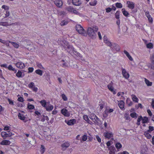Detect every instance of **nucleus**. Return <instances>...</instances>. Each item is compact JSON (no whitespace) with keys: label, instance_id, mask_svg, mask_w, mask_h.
Segmentation results:
<instances>
[{"label":"nucleus","instance_id":"obj_25","mask_svg":"<svg viewBox=\"0 0 154 154\" xmlns=\"http://www.w3.org/2000/svg\"><path fill=\"white\" fill-rule=\"evenodd\" d=\"M145 82L147 85V86H151L152 85V82H150L146 78H144Z\"/></svg>","mask_w":154,"mask_h":154},{"label":"nucleus","instance_id":"obj_59","mask_svg":"<svg viewBox=\"0 0 154 154\" xmlns=\"http://www.w3.org/2000/svg\"><path fill=\"white\" fill-rule=\"evenodd\" d=\"M96 138L97 140V141L99 143H100L101 142V139L100 138L99 136L98 135H96Z\"/></svg>","mask_w":154,"mask_h":154},{"label":"nucleus","instance_id":"obj_12","mask_svg":"<svg viewBox=\"0 0 154 154\" xmlns=\"http://www.w3.org/2000/svg\"><path fill=\"white\" fill-rule=\"evenodd\" d=\"M127 4L128 5V7L129 8L133 9L134 8V2L130 1H127Z\"/></svg>","mask_w":154,"mask_h":154},{"label":"nucleus","instance_id":"obj_57","mask_svg":"<svg viewBox=\"0 0 154 154\" xmlns=\"http://www.w3.org/2000/svg\"><path fill=\"white\" fill-rule=\"evenodd\" d=\"M147 149H145V148H143L141 150V152L143 154L147 151Z\"/></svg>","mask_w":154,"mask_h":154},{"label":"nucleus","instance_id":"obj_30","mask_svg":"<svg viewBox=\"0 0 154 154\" xmlns=\"http://www.w3.org/2000/svg\"><path fill=\"white\" fill-rule=\"evenodd\" d=\"M147 131L144 133V135L148 139H150L152 137V136L148 133Z\"/></svg>","mask_w":154,"mask_h":154},{"label":"nucleus","instance_id":"obj_56","mask_svg":"<svg viewBox=\"0 0 154 154\" xmlns=\"http://www.w3.org/2000/svg\"><path fill=\"white\" fill-rule=\"evenodd\" d=\"M5 16L4 18H6L8 17L10 15V13L8 11H6L5 13Z\"/></svg>","mask_w":154,"mask_h":154},{"label":"nucleus","instance_id":"obj_24","mask_svg":"<svg viewBox=\"0 0 154 154\" xmlns=\"http://www.w3.org/2000/svg\"><path fill=\"white\" fill-rule=\"evenodd\" d=\"M45 109L48 111H51L53 109V106L52 105H48L45 107Z\"/></svg>","mask_w":154,"mask_h":154},{"label":"nucleus","instance_id":"obj_18","mask_svg":"<svg viewBox=\"0 0 154 154\" xmlns=\"http://www.w3.org/2000/svg\"><path fill=\"white\" fill-rule=\"evenodd\" d=\"M109 150L110 152L109 153V154H114L115 153V150H116L115 148L114 147L111 146L109 148Z\"/></svg>","mask_w":154,"mask_h":154},{"label":"nucleus","instance_id":"obj_54","mask_svg":"<svg viewBox=\"0 0 154 154\" xmlns=\"http://www.w3.org/2000/svg\"><path fill=\"white\" fill-rule=\"evenodd\" d=\"M87 139V137L86 135H84L82 137V140L83 141H85Z\"/></svg>","mask_w":154,"mask_h":154},{"label":"nucleus","instance_id":"obj_27","mask_svg":"<svg viewBox=\"0 0 154 154\" xmlns=\"http://www.w3.org/2000/svg\"><path fill=\"white\" fill-rule=\"evenodd\" d=\"M75 122V119L70 120L68 121L67 124L68 125H72L74 124Z\"/></svg>","mask_w":154,"mask_h":154},{"label":"nucleus","instance_id":"obj_46","mask_svg":"<svg viewBox=\"0 0 154 154\" xmlns=\"http://www.w3.org/2000/svg\"><path fill=\"white\" fill-rule=\"evenodd\" d=\"M68 23V22L65 20H63L61 22L60 25L61 26H63Z\"/></svg>","mask_w":154,"mask_h":154},{"label":"nucleus","instance_id":"obj_32","mask_svg":"<svg viewBox=\"0 0 154 154\" xmlns=\"http://www.w3.org/2000/svg\"><path fill=\"white\" fill-rule=\"evenodd\" d=\"M150 59L152 64L154 65V54L151 55Z\"/></svg>","mask_w":154,"mask_h":154},{"label":"nucleus","instance_id":"obj_9","mask_svg":"<svg viewBox=\"0 0 154 154\" xmlns=\"http://www.w3.org/2000/svg\"><path fill=\"white\" fill-rule=\"evenodd\" d=\"M70 146L69 143L68 142H65L63 143L61 145L62 149L63 150H65Z\"/></svg>","mask_w":154,"mask_h":154},{"label":"nucleus","instance_id":"obj_50","mask_svg":"<svg viewBox=\"0 0 154 154\" xmlns=\"http://www.w3.org/2000/svg\"><path fill=\"white\" fill-rule=\"evenodd\" d=\"M61 96L62 99L64 101H66L67 100V97L64 94H63L61 95Z\"/></svg>","mask_w":154,"mask_h":154},{"label":"nucleus","instance_id":"obj_22","mask_svg":"<svg viewBox=\"0 0 154 154\" xmlns=\"http://www.w3.org/2000/svg\"><path fill=\"white\" fill-rule=\"evenodd\" d=\"M124 53L126 55L128 59L131 61H132L133 59L131 57L129 53L126 50L124 51Z\"/></svg>","mask_w":154,"mask_h":154},{"label":"nucleus","instance_id":"obj_13","mask_svg":"<svg viewBox=\"0 0 154 154\" xmlns=\"http://www.w3.org/2000/svg\"><path fill=\"white\" fill-rule=\"evenodd\" d=\"M54 4L58 7H61L63 5V2L61 0H57L54 1Z\"/></svg>","mask_w":154,"mask_h":154},{"label":"nucleus","instance_id":"obj_8","mask_svg":"<svg viewBox=\"0 0 154 154\" xmlns=\"http://www.w3.org/2000/svg\"><path fill=\"white\" fill-rule=\"evenodd\" d=\"M70 48L72 52V53L75 55H77L78 54H79V53L77 52L76 51H75L74 50V48L72 47V46H68L67 47V48H66V50H67V51L70 54H71V51H69V50H68V49H69V48Z\"/></svg>","mask_w":154,"mask_h":154},{"label":"nucleus","instance_id":"obj_16","mask_svg":"<svg viewBox=\"0 0 154 154\" xmlns=\"http://www.w3.org/2000/svg\"><path fill=\"white\" fill-rule=\"evenodd\" d=\"M72 3L76 6H79L81 4V2L79 0H72Z\"/></svg>","mask_w":154,"mask_h":154},{"label":"nucleus","instance_id":"obj_58","mask_svg":"<svg viewBox=\"0 0 154 154\" xmlns=\"http://www.w3.org/2000/svg\"><path fill=\"white\" fill-rule=\"evenodd\" d=\"M148 18V20L149 22L152 23V22L153 20L152 18L150 16L147 17Z\"/></svg>","mask_w":154,"mask_h":154},{"label":"nucleus","instance_id":"obj_61","mask_svg":"<svg viewBox=\"0 0 154 154\" xmlns=\"http://www.w3.org/2000/svg\"><path fill=\"white\" fill-rule=\"evenodd\" d=\"M9 41H5V42L4 43V44L5 45L7 46H9V43L10 42H9Z\"/></svg>","mask_w":154,"mask_h":154},{"label":"nucleus","instance_id":"obj_6","mask_svg":"<svg viewBox=\"0 0 154 154\" xmlns=\"http://www.w3.org/2000/svg\"><path fill=\"white\" fill-rule=\"evenodd\" d=\"M103 135L104 137L106 138H113V134L112 132L107 131L104 133L103 134ZM112 139H113V138H111Z\"/></svg>","mask_w":154,"mask_h":154},{"label":"nucleus","instance_id":"obj_60","mask_svg":"<svg viewBox=\"0 0 154 154\" xmlns=\"http://www.w3.org/2000/svg\"><path fill=\"white\" fill-rule=\"evenodd\" d=\"M142 119H143L142 117L141 116H139L137 119V121L139 122H140V121L141 120H142Z\"/></svg>","mask_w":154,"mask_h":154},{"label":"nucleus","instance_id":"obj_20","mask_svg":"<svg viewBox=\"0 0 154 154\" xmlns=\"http://www.w3.org/2000/svg\"><path fill=\"white\" fill-rule=\"evenodd\" d=\"M41 117L42 118L41 119V121L43 122H44L45 120L48 121L49 120V118L48 116H45L44 115H42L41 116Z\"/></svg>","mask_w":154,"mask_h":154},{"label":"nucleus","instance_id":"obj_37","mask_svg":"<svg viewBox=\"0 0 154 154\" xmlns=\"http://www.w3.org/2000/svg\"><path fill=\"white\" fill-rule=\"evenodd\" d=\"M97 1L96 0H94L93 1L90 2L89 4L90 5L92 6H94L96 5L97 4Z\"/></svg>","mask_w":154,"mask_h":154},{"label":"nucleus","instance_id":"obj_62","mask_svg":"<svg viewBox=\"0 0 154 154\" xmlns=\"http://www.w3.org/2000/svg\"><path fill=\"white\" fill-rule=\"evenodd\" d=\"M37 66H38V67L40 68V69H43L44 68L42 66V64H41V63H38L37 64Z\"/></svg>","mask_w":154,"mask_h":154},{"label":"nucleus","instance_id":"obj_17","mask_svg":"<svg viewBox=\"0 0 154 154\" xmlns=\"http://www.w3.org/2000/svg\"><path fill=\"white\" fill-rule=\"evenodd\" d=\"M18 116L20 119L23 121L24 122H26V121L25 120V117L23 115L19 113L18 114Z\"/></svg>","mask_w":154,"mask_h":154},{"label":"nucleus","instance_id":"obj_55","mask_svg":"<svg viewBox=\"0 0 154 154\" xmlns=\"http://www.w3.org/2000/svg\"><path fill=\"white\" fill-rule=\"evenodd\" d=\"M112 10V8H108L106 9V12L107 13L110 12Z\"/></svg>","mask_w":154,"mask_h":154},{"label":"nucleus","instance_id":"obj_28","mask_svg":"<svg viewBox=\"0 0 154 154\" xmlns=\"http://www.w3.org/2000/svg\"><path fill=\"white\" fill-rule=\"evenodd\" d=\"M131 97L133 101H134L135 102L137 103L138 102V99L135 95L134 94H132L131 95Z\"/></svg>","mask_w":154,"mask_h":154},{"label":"nucleus","instance_id":"obj_43","mask_svg":"<svg viewBox=\"0 0 154 154\" xmlns=\"http://www.w3.org/2000/svg\"><path fill=\"white\" fill-rule=\"evenodd\" d=\"M27 107L29 109H33L34 108V106L33 105L30 104L28 103L27 105Z\"/></svg>","mask_w":154,"mask_h":154},{"label":"nucleus","instance_id":"obj_64","mask_svg":"<svg viewBox=\"0 0 154 154\" xmlns=\"http://www.w3.org/2000/svg\"><path fill=\"white\" fill-rule=\"evenodd\" d=\"M2 8L4 9L5 10H8L9 8L8 6L5 5H2Z\"/></svg>","mask_w":154,"mask_h":154},{"label":"nucleus","instance_id":"obj_4","mask_svg":"<svg viewBox=\"0 0 154 154\" xmlns=\"http://www.w3.org/2000/svg\"><path fill=\"white\" fill-rule=\"evenodd\" d=\"M12 135L11 132L10 131L7 132H2L1 133V135L4 139H6L7 137H11Z\"/></svg>","mask_w":154,"mask_h":154},{"label":"nucleus","instance_id":"obj_2","mask_svg":"<svg viewBox=\"0 0 154 154\" xmlns=\"http://www.w3.org/2000/svg\"><path fill=\"white\" fill-rule=\"evenodd\" d=\"M75 28L79 34H81L83 36H86L87 33H86V31L81 25H77Z\"/></svg>","mask_w":154,"mask_h":154},{"label":"nucleus","instance_id":"obj_53","mask_svg":"<svg viewBox=\"0 0 154 154\" xmlns=\"http://www.w3.org/2000/svg\"><path fill=\"white\" fill-rule=\"evenodd\" d=\"M77 56L79 57L80 59L82 61H85V59L82 57V56L79 53L77 55Z\"/></svg>","mask_w":154,"mask_h":154},{"label":"nucleus","instance_id":"obj_40","mask_svg":"<svg viewBox=\"0 0 154 154\" xmlns=\"http://www.w3.org/2000/svg\"><path fill=\"white\" fill-rule=\"evenodd\" d=\"M119 11H117L116 13L115 14V17L117 19H119Z\"/></svg>","mask_w":154,"mask_h":154},{"label":"nucleus","instance_id":"obj_42","mask_svg":"<svg viewBox=\"0 0 154 154\" xmlns=\"http://www.w3.org/2000/svg\"><path fill=\"white\" fill-rule=\"evenodd\" d=\"M41 149V152L42 154L45 151V146L42 145H41V147L40 148Z\"/></svg>","mask_w":154,"mask_h":154},{"label":"nucleus","instance_id":"obj_41","mask_svg":"<svg viewBox=\"0 0 154 154\" xmlns=\"http://www.w3.org/2000/svg\"><path fill=\"white\" fill-rule=\"evenodd\" d=\"M146 47L148 48H153V45L151 43L146 44Z\"/></svg>","mask_w":154,"mask_h":154},{"label":"nucleus","instance_id":"obj_11","mask_svg":"<svg viewBox=\"0 0 154 154\" xmlns=\"http://www.w3.org/2000/svg\"><path fill=\"white\" fill-rule=\"evenodd\" d=\"M16 65L18 68L20 69L24 68L25 67L24 64L21 62H17L16 63Z\"/></svg>","mask_w":154,"mask_h":154},{"label":"nucleus","instance_id":"obj_44","mask_svg":"<svg viewBox=\"0 0 154 154\" xmlns=\"http://www.w3.org/2000/svg\"><path fill=\"white\" fill-rule=\"evenodd\" d=\"M131 116L133 118H137V114L135 112H133L130 114Z\"/></svg>","mask_w":154,"mask_h":154},{"label":"nucleus","instance_id":"obj_33","mask_svg":"<svg viewBox=\"0 0 154 154\" xmlns=\"http://www.w3.org/2000/svg\"><path fill=\"white\" fill-rule=\"evenodd\" d=\"M148 121V118L146 117H144L143 118L142 122L144 124L147 123Z\"/></svg>","mask_w":154,"mask_h":154},{"label":"nucleus","instance_id":"obj_39","mask_svg":"<svg viewBox=\"0 0 154 154\" xmlns=\"http://www.w3.org/2000/svg\"><path fill=\"white\" fill-rule=\"evenodd\" d=\"M42 106L45 108L46 106V103L45 100H42L40 102Z\"/></svg>","mask_w":154,"mask_h":154},{"label":"nucleus","instance_id":"obj_52","mask_svg":"<svg viewBox=\"0 0 154 154\" xmlns=\"http://www.w3.org/2000/svg\"><path fill=\"white\" fill-rule=\"evenodd\" d=\"M28 86L30 88H32L34 86V83L33 82H31L29 84Z\"/></svg>","mask_w":154,"mask_h":154},{"label":"nucleus","instance_id":"obj_34","mask_svg":"<svg viewBox=\"0 0 154 154\" xmlns=\"http://www.w3.org/2000/svg\"><path fill=\"white\" fill-rule=\"evenodd\" d=\"M73 13L79 15L80 17H82L83 16V15L82 14L76 10H75L74 11Z\"/></svg>","mask_w":154,"mask_h":154},{"label":"nucleus","instance_id":"obj_36","mask_svg":"<svg viewBox=\"0 0 154 154\" xmlns=\"http://www.w3.org/2000/svg\"><path fill=\"white\" fill-rule=\"evenodd\" d=\"M22 72L21 71H19L16 73V75L18 78L22 77Z\"/></svg>","mask_w":154,"mask_h":154},{"label":"nucleus","instance_id":"obj_35","mask_svg":"<svg viewBox=\"0 0 154 154\" xmlns=\"http://www.w3.org/2000/svg\"><path fill=\"white\" fill-rule=\"evenodd\" d=\"M124 10V9H122L123 14L125 16L127 17L129 14L128 12L125 10Z\"/></svg>","mask_w":154,"mask_h":154},{"label":"nucleus","instance_id":"obj_48","mask_svg":"<svg viewBox=\"0 0 154 154\" xmlns=\"http://www.w3.org/2000/svg\"><path fill=\"white\" fill-rule=\"evenodd\" d=\"M83 118L88 123H89L88 122L90 120L88 119V116H87L84 115L83 116Z\"/></svg>","mask_w":154,"mask_h":154},{"label":"nucleus","instance_id":"obj_3","mask_svg":"<svg viewBox=\"0 0 154 154\" xmlns=\"http://www.w3.org/2000/svg\"><path fill=\"white\" fill-rule=\"evenodd\" d=\"M89 117L97 125L99 124L100 120L95 114L94 113L91 114L90 115Z\"/></svg>","mask_w":154,"mask_h":154},{"label":"nucleus","instance_id":"obj_5","mask_svg":"<svg viewBox=\"0 0 154 154\" xmlns=\"http://www.w3.org/2000/svg\"><path fill=\"white\" fill-rule=\"evenodd\" d=\"M121 70H122V74L123 76L126 79H128L130 76L129 73L127 72L125 69L122 68Z\"/></svg>","mask_w":154,"mask_h":154},{"label":"nucleus","instance_id":"obj_63","mask_svg":"<svg viewBox=\"0 0 154 154\" xmlns=\"http://www.w3.org/2000/svg\"><path fill=\"white\" fill-rule=\"evenodd\" d=\"M32 90L33 91H34L36 92L38 90V88L37 87H35V86H34L33 88H32Z\"/></svg>","mask_w":154,"mask_h":154},{"label":"nucleus","instance_id":"obj_26","mask_svg":"<svg viewBox=\"0 0 154 154\" xmlns=\"http://www.w3.org/2000/svg\"><path fill=\"white\" fill-rule=\"evenodd\" d=\"M126 103L128 106H130L132 105V102L129 98H127V99Z\"/></svg>","mask_w":154,"mask_h":154},{"label":"nucleus","instance_id":"obj_21","mask_svg":"<svg viewBox=\"0 0 154 154\" xmlns=\"http://www.w3.org/2000/svg\"><path fill=\"white\" fill-rule=\"evenodd\" d=\"M13 23L11 24H9L8 22H0V25L3 26H7L12 25Z\"/></svg>","mask_w":154,"mask_h":154},{"label":"nucleus","instance_id":"obj_29","mask_svg":"<svg viewBox=\"0 0 154 154\" xmlns=\"http://www.w3.org/2000/svg\"><path fill=\"white\" fill-rule=\"evenodd\" d=\"M9 42L11 43L12 44V45H13V46L16 48H17L19 47V45L15 42L11 41H9Z\"/></svg>","mask_w":154,"mask_h":154},{"label":"nucleus","instance_id":"obj_14","mask_svg":"<svg viewBox=\"0 0 154 154\" xmlns=\"http://www.w3.org/2000/svg\"><path fill=\"white\" fill-rule=\"evenodd\" d=\"M118 105L119 108L122 110L125 109L124 108V102L123 100L119 101L118 102Z\"/></svg>","mask_w":154,"mask_h":154},{"label":"nucleus","instance_id":"obj_38","mask_svg":"<svg viewBox=\"0 0 154 154\" xmlns=\"http://www.w3.org/2000/svg\"><path fill=\"white\" fill-rule=\"evenodd\" d=\"M35 72L37 74L39 75H42V71L40 69L36 70L35 71Z\"/></svg>","mask_w":154,"mask_h":154},{"label":"nucleus","instance_id":"obj_45","mask_svg":"<svg viewBox=\"0 0 154 154\" xmlns=\"http://www.w3.org/2000/svg\"><path fill=\"white\" fill-rule=\"evenodd\" d=\"M116 6L117 8H121L122 7V5L120 3H117L116 4Z\"/></svg>","mask_w":154,"mask_h":154},{"label":"nucleus","instance_id":"obj_19","mask_svg":"<svg viewBox=\"0 0 154 154\" xmlns=\"http://www.w3.org/2000/svg\"><path fill=\"white\" fill-rule=\"evenodd\" d=\"M108 88L109 89L111 92H112L113 94H115L116 92L114 90V88L110 84H109L108 85Z\"/></svg>","mask_w":154,"mask_h":154},{"label":"nucleus","instance_id":"obj_47","mask_svg":"<svg viewBox=\"0 0 154 154\" xmlns=\"http://www.w3.org/2000/svg\"><path fill=\"white\" fill-rule=\"evenodd\" d=\"M104 42L106 44H107V45L108 46L110 47L111 46V43L108 40V39L107 40H105V41H104Z\"/></svg>","mask_w":154,"mask_h":154},{"label":"nucleus","instance_id":"obj_31","mask_svg":"<svg viewBox=\"0 0 154 154\" xmlns=\"http://www.w3.org/2000/svg\"><path fill=\"white\" fill-rule=\"evenodd\" d=\"M8 69L10 70H12L16 73L17 72V70L14 68L11 65H9L8 67Z\"/></svg>","mask_w":154,"mask_h":154},{"label":"nucleus","instance_id":"obj_1","mask_svg":"<svg viewBox=\"0 0 154 154\" xmlns=\"http://www.w3.org/2000/svg\"><path fill=\"white\" fill-rule=\"evenodd\" d=\"M98 28L97 26H93L92 28L89 27L87 30V33L92 38H94L96 36V33L97 32Z\"/></svg>","mask_w":154,"mask_h":154},{"label":"nucleus","instance_id":"obj_51","mask_svg":"<svg viewBox=\"0 0 154 154\" xmlns=\"http://www.w3.org/2000/svg\"><path fill=\"white\" fill-rule=\"evenodd\" d=\"M116 146L117 149H120L122 147V145L120 143H118L116 144Z\"/></svg>","mask_w":154,"mask_h":154},{"label":"nucleus","instance_id":"obj_23","mask_svg":"<svg viewBox=\"0 0 154 154\" xmlns=\"http://www.w3.org/2000/svg\"><path fill=\"white\" fill-rule=\"evenodd\" d=\"M66 9L69 12H73V13H74V11L75 10L73 7L71 6L66 8Z\"/></svg>","mask_w":154,"mask_h":154},{"label":"nucleus","instance_id":"obj_7","mask_svg":"<svg viewBox=\"0 0 154 154\" xmlns=\"http://www.w3.org/2000/svg\"><path fill=\"white\" fill-rule=\"evenodd\" d=\"M111 48L113 51H118L120 49L119 46L116 44H114L111 45Z\"/></svg>","mask_w":154,"mask_h":154},{"label":"nucleus","instance_id":"obj_49","mask_svg":"<svg viewBox=\"0 0 154 154\" xmlns=\"http://www.w3.org/2000/svg\"><path fill=\"white\" fill-rule=\"evenodd\" d=\"M149 129L147 131L149 133H150L154 130L153 127L152 126H149Z\"/></svg>","mask_w":154,"mask_h":154},{"label":"nucleus","instance_id":"obj_10","mask_svg":"<svg viewBox=\"0 0 154 154\" xmlns=\"http://www.w3.org/2000/svg\"><path fill=\"white\" fill-rule=\"evenodd\" d=\"M61 112L64 116L68 117L70 115L69 112L67 110L65 109H63L61 110Z\"/></svg>","mask_w":154,"mask_h":154},{"label":"nucleus","instance_id":"obj_15","mask_svg":"<svg viewBox=\"0 0 154 154\" xmlns=\"http://www.w3.org/2000/svg\"><path fill=\"white\" fill-rule=\"evenodd\" d=\"M11 142L8 140H4L0 143V144L3 145H8L10 144Z\"/></svg>","mask_w":154,"mask_h":154}]
</instances>
